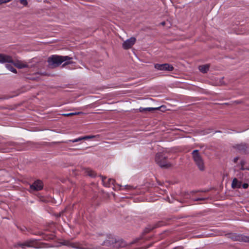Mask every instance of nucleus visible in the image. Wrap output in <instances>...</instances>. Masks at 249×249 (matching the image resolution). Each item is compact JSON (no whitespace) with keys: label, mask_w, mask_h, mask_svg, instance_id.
<instances>
[{"label":"nucleus","mask_w":249,"mask_h":249,"mask_svg":"<svg viewBox=\"0 0 249 249\" xmlns=\"http://www.w3.org/2000/svg\"><path fill=\"white\" fill-rule=\"evenodd\" d=\"M207 199V198H198L194 200L195 201L204 200Z\"/></svg>","instance_id":"24"},{"label":"nucleus","mask_w":249,"mask_h":249,"mask_svg":"<svg viewBox=\"0 0 249 249\" xmlns=\"http://www.w3.org/2000/svg\"><path fill=\"white\" fill-rule=\"evenodd\" d=\"M194 162L199 170L203 171L205 170V166L202 157L200 155L198 150H195L192 153Z\"/></svg>","instance_id":"3"},{"label":"nucleus","mask_w":249,"mask_h":249,"mask_svg":"<svg viewBox=\"0 0 249 249\" xmlns=\"http://www.w3.org/2000/svg\"><path fill=\"white\" fill-rule=\"evenodd\" d=\"M161 24L162 25H164L165 24V22H162Z\"/></svg>","instance_id":"31"},{"label":"nucleus","mask_w":249,"mask_h":249,"mask_svg":"<svg viewBox=\"0 0 249 249\" xmlns=\"http://www.w3.org/2000/svg\"><path fill=\"white\" fill-rule=\"evenodd\" d=\"M226 235L233 241L249 243V236H248L235 233H228Z\"/></svg>","instance_id":"5"},{"label":"nucleus","mask_w":249,"mask_h":249,"mask_svg":"<svg viewBox=\"0 0 249 249\" xmlns=\"http://www.w3.org/2000/svg\"><path fill=\"white\" fill-rule=\"evenodd\" d=\"M233 147L238 150L241 153L245 154L247 152L249 146L246 143H241L240 144H235L233 146Z\"/></svg>","instance_id":"8"},{"label":"nucleus","mask_w":249,"mask_h":249,"mask_svg":"<svg viewBox=\"0 0 249 249\" xmlns=\"http://www.w3.org/2000/svg\"><path fill=\"white\" fill-rule=\"evenodd\" d=\"M126 246V243L122 240H117L115 238V241L114 242V244L113 245V248L115 249H119L121 248H124Z\"/></svg>","instance_id":"12"},{"label":"nucleus","mask_w":249,"mask_h":249,"mask_svg":"<svg viewBox=\"0 0 249 249\" xmlns=\"http://www.w3.org/2000/svg\"><path fill=\"white\" fill-rule=\"evenodd\" d=\"M235 103L237 104H240L241 103V101H235Z\"/></svg>","instance_id":"29"},{"label":"nucleus","mask_w":249,"mask_h":249,"mask_svg":"<svg viewBox=\"0 0 249 249\" xmlns=\"http://www.w3.org/2000/svg\"><path fill=\"white\" fill-rule=\"evenodd\" d=\"M115 241V238L112 235H109L107 237V239L104 241L102 245L108 247H113V245L114 244V242Z\"/></svg>","instance_id":"11"},{"label":"nucleus","mask_w":249,"mask_h":249,"mask_svg":"<svg viewBox=\"0 0 249 249\" xmlns=\"http://www.w3.org/2000/svg\"><path fill=\"white\" fill-rule=\"evenodd\" d=\"M85 173L86 174V175L89 176L90 177H92L93 175L92 170L89 169H85Z\"/></svg>","instance_id":"20"},{"label":"nucleus","mask_w":249,"mask_h":249,"mask_svg":"<svg viewBox=\"0 0 249 249\" xmlns=\"http://www.w3.org/2000/svg\"><path fill=\"white\" fill-rule=\"evenodd\" d=\"M0 63H9L18 69L28 67L27 64L24 61L16 60H14L12 57L8 55L0 53Z\"/></svg>","instance_id":"2"},{"label":"nucleus","mask_w":249,"mask_h":249,"mask_svg":"<svg viewBox=\"0 0 249 249\" xmlns=\"http://www.w3.org/2000/svg\"><path fill=\"white\" fill-rule=\"evenodd\" d=\"M238 160H239V157H236L234 158L233 159L234 162L236 163L237 162V161Z\"/></svg>","instance_id":"26"},{"label":"nucleus","mask_w":249,"mask_h":249,"mask_svg":"<svg viewBox=\"0 0 249 249\" xmlns=\"http://www.w3.org/2000/svg\"><path fill=\"white\" fill-rule=\"evenodd\" d=\"M43 183L41 180L35 181L31 186L30 188L32 190L39 191L43 188Z\"/></svg>","instance_id":"10"},{"label":"nucleus","mask_w":249,"mask_h":249,"mask_svg":"<svg viewBox=\"0 0 249 249\" xmlns=\"http://www.w3.org/2000/svg\"><path fill=\"white\" fill-rule=\"evenodd\" d=\"M163 107L160 106V107H146V108H143V107H140L139 108V111L141 112H143L146 111H152L154 110H156L158 109H161Z\"/></svg>","instance_id":"14"},{"label":"nucleus","mask_w":249,"mask_h":249,"mask_svg":"<svg viewBox=\"0 0 249 249\" xmlns=\"http://www.w3.org/2000/svg\"><path fill=\"white\" fill-rule=\"evenodd\" d=\"M101 179H102V181L104 185L106 187H109L110 184L113 185L114 183L115 182L114 180L111 179V178H109L107 180V182L106 183V181H105V180L106 179V178H102Z\"/></svg>","instance_id":"18"},{"label":"nucleus","mask_w":249,"mask_h":249,"mask_svg":"<svg viewBox=\"0 0 249 249\" xmlns=\"http://www.w3.org/2000/svg\"><path fill=\"white\" fill-rule=\"evenodd\" d=\"M215 132H221V131H215Z\"/></svg>","instance_id":"32"},{"label":"nucleus","mask_w":249,"mask_h":249,"mask_svg":"<svg viewBox=\"0 0 249 249\" xmlns=\"http://www.w3.org/2000/svg\"><path fill=\"white\" fill-rule=\"evenodd\" d=\"M154 67L156 69L159 71H172L174 70V67L168 63H164L162 64H155Z\"/></svg>","instance_id":"7"},{"label":"nucleus","mask_w":249,"mask_h":249,"mask_svg":"<svg viewBox=\"0 0 249 249\" xmlns=\"http://www.w3.org/2000/svg\"><path fill=\"white\" fill-rule=\"evenodd\" d=\"M162 106L163 107H162L161 109H158L157 110H160L163 111L165 109V107L164 106Z\"/></svg>","instance_id":"27"},{"label":"nucleus","mask_w":249,"mask_h":249,"mask_svg":"<svg viewBox=\"0 0 249 249\" xmlns=\"http://www.w3.org/2000/svg\"><path fill=\"white\" fill-rule=\"evenodd\" d=\"M242 186L244 189H247L249 187L248 184L246 183H244L243 185L242 184Z\"/></svg>","instance_id":"25"},{"label":"nucleus","mask_w":249,"mask_h":249,"mask_svg":"<svg viewBox=\"0 0 249 249\" xmlns=\"http://www.w3.org/2000/svg\"><path fill=\"white\" fill-rule=\"evenodd\" d=\"M200 192L199 191H196L195 192Z\"/></svg>","instance_id":"33"},{"label":"nucleus","mask_w":249,"mask_h":249,"mask_svg":"<svg viewBox=\"0 0 249 249\" xmlns=\"http://www.w3.org/2000/svg\"><path fill=\"white\" fill-rule=\"evenodd\" d=\"M12 0H0V5L3 4V3H6L7 2H8Z\"/></svg>","instance_id":"23"},{"label":"nucleus","mask_w":249,"mask_h":249,"mask_svg":"<svg viewBox=\"0 0 249 249\" xmlns=\"http://www.w3.org/2000/svg\"><path fill=\"white\" fill-rule=\"evenodd\" d=\"M81 113H82L80 112H72V113H67V114H64L63 115H64L65 116H73V115H78Z\"/></svg>","instance_id":"21"},{"label":"nucleus","mask_w":249,"mask_h":249,"mask_svg":"<svg viewBox=\"0 0 249 249\" xmlns=\"http://www.w3.org/2000/svg\"><path fill=\"white\" fill-rule=\"evenodd\" d=\"M36 241L34 240H29L25 242L23 244L21 245V246L23 248L24 246H27L28 247H33L35 246Z\"/></svg>","instance_id":"15"},{"label":"nucleus","mask_w":249,"mask_h":249,"mask_svg":"<svg viewBox=\"0 0 249 249\" xmlns=\"http://www.w3.org/2000/svg\"><path fill=\"white\" fill-rule=\"evenodd\" d=\"M125 187H126V188L127 189H131L133 188L132 186H128V185H126Z\"/></svg>","instance_id":"28"},{"label":"nucleus","mask_w":249,"mask_h":249,"mask_svg":"<svg viewBox=\"0 0 249 249\" xmlns=\"http://www.w3.org/2000/svg\"><path fill=\"white\" fill-rule=\"evenodd\" d=\"M93 138V136H85L83 137H79L73 140H69L67 142L68 143L69 142H78L81 140H87L89 139H92Z\"/></svg>","instance_id":"16"},{"label":"nucleus","mask_w":249,"mask_h":249,"mask_svg":"<svg viewBox=\"0 0 249 249\" xmlns=\"http://www.w3.org/2000/svg\"><path fill=\"white\" fill-rule=\"evenodd\" d=\"M167 157L162 153H158L155 156V161L161 168H168L171 165L167 161Z\"/></svg>","instance_id":"4"},{"label":"nucleus","mask_w":249,"mask_h":249,"mask_svg":"<svg viewBox=\"0 0 249 249\" xmlns=\"http://www.w3.org/2000/svg\"><path fill=\"white\" fill-rule=\"evenodd\" d=\"M210 67V64L201 65L199 66L198 69L201 72L205 73L208 71Z\"/></svg>","instance_id":"17"},{"label":"nucleus","mask_w":249,"mask_h":249,"mask_svg":"<svg viewBox=\"0 0 249 249\" xmlns=\"http://www.w3.org/2000/svg\"><path fill=\"white\" fill-rule=\"evenodd\" d=\"M71 60L72 57L69 56L53 55L48 58V62L50 67H56L63 63V66L71 64Z\"/></svg>","instance_id":"1"},{"label":"nucleus","mask_w":249,"mask_h":249,"mask_svg":"<svg viewBox=\"0 0 249 249\" xmlns=\"http://www.w3.org/2000/svg\"><path fill=\"white\" fill-rule=\"evenodd\" d=\"M242 186V182L240 181H239L237 178H234L232 183H231V187L233 189L235 188H240Z\"/></svg>","instance_id":"13"},{"label":"nucleus","mask_w":249,"mask_h":249,"mask_svg":"<svg viewBox=\"0 0 249 249\" xmlns=\"http://www.w3.org/2000/svg\"><path fill=\"white\" fill-rule=\"evenodd\" d=\"M223 105H229V103H224Z\"/></svg>","instance_id":"30"},{"label":"nucleus","mask_w":249,"mask_h":249,"mask_svg":"<svg viewBox=\"0 0 249 249\" xmlns=\"http://www.w3.org/2000/svg\"><path fill=\"white\" fill-rule=\"evenodd\" d=\"M19 2L24 6H26L28 4V1L27 0H20Z\"/></svg>","instance_id":"22"},{"label":"nucleus","mask_w":249,"mask_h":249,"mask_svg":"<svg viewBox=\"0 0 249 249\" xmlns=\"http://www.w3.org/2000/svg\"><path fill=\"white\" fill-rule=\"evenodd\" d=\"M136 41L135 37H132L126 41H124L123 43V48L125 50L130 49L132 46L135 44Z\"/></svg>","instance_id":"9"},{"label":"nucleus","mask_w":249,"mask_h":249,"mask_svg":"<svg viewBox=\"0 0 249 249\" xmlns=\"http://www.w3.org/2000/svg\"><path fill=\"white\" fill-rule=\"evenodd\" d=\"M160 226V223H157L153 226L152 225H148L144 229L141 237L140 238H136V239H135L134 240V241L132 242V243L133 244V243H135L138 242L140 240L142 239L143 236L144 235H145L147 233L149 232L150 231H151L153 229L159 227Z\"/></svg>","instance_id":"6"},{"label":"nucleus","mask_w":249,"mask_h":249,"mask_svg":"<svg viewBox=\"0 0 249 249\" xmlns=\"http://www.w3.org/2000/svg\"><path fill=\"white\" fill-rule=\"evenodd\" d=\"M6 67L7 69L10 71L11 72L16 73L17 72V70L13 67L12 63H6Z\"/></svg>","instance_id":"19"}]
</instances>
